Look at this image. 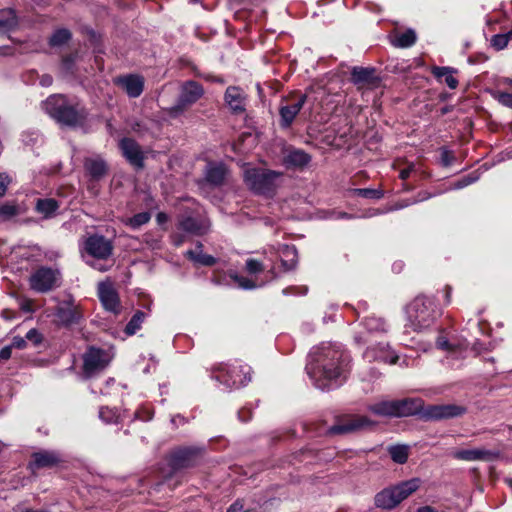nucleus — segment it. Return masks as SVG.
<instances>
[{"mask_svg": "<svg viewBox=\"0 0 512 512\" xmlns=\"http://www.w3.org/2000/svg\"><path fill=\"white\" fill-rule=\"evenodd\" d=\"M115 83L131 98L139 97L144 89V78L136 74L118 77Z\"/></svg>", "mask_w": 512, "mask_h": 512, "instance_id": "ddd939ff", "label": "nucleus"}, {"mask_svg": "<svg viewBox=\"0 0 512 512\" xmlns=\"http://www.w3.org/2000/svg\"><path fill=\"white\" fill-rule=\"evenodd\" d=\"M414 170V165H409L407 168L403 169L400 171V174H399V177L402 179V180H406L409 176H410V173Z\"/></svg>", "mask_w": 512, "mask_h": 512, "instance_id": "4d7b16f0", "label": "nucleus"}, {"mask_svg": "<svg viewBox=\"0 0 512 512\" xmlns=\"http://www.w3.org/2000/svg\"><path fill=\"white\" fill-rule=\"evenodd\" d=\"M119 147L122 150L124 157L135 167H143V152L140 146L130 138H123Z\"/></svg>", "mask_w": 512, "mask_h": 512, "instance_id": "4468645a", "label": "nucleus"}, {"mask_svg": "<svg viewBox=\"0 0 512 512\" xmlns=\"http://www.w3.org/2000/svg\"><path fill=\"white\" fill-rule=\"evenodd\" d=\"M311 157L300 149L289 148L285 151L283 163L286 167H303L307 165Z\"/></svg>", "mask_w": 512, "mask_h": 512, "instance_id": "412c9836", "label": "nucleus"}, {"mask_svg": "<svg viewBox=\"0 0 512 512\" xmlns=\"http://www.w3.org/2000/svg\"><path fill=\"white\" fill-rule=\"evenodd\" d=\"M406 326L413 331L429 328L440 316L434 299L417 296L405 308Z\"/></svg>", "mask_w": 512, "mask_h": 512, "instance_id": "f03ea898", "label": "nucleus"}, {"mask_svg": "<svg viewBox=\"0 0 512 512\" xmlns=\"http://www.w3.org/2000/svg\"><path fill=\"white\" fill-rule=\"evenodd\" d=\"M364 358L369 361H382L389 364H395L398 355L389 349L388 345L379 344L377 347H368L364 352Z\"/></svg>", "mask_w": 512, "mask_h": 512, "instance_id": "f3484780", "label": "nucleus"}, {"mask_svg": "<svg viewBox=\"0 0 512 512\" xmlns=\"http://www.w3.org/2000/svg\"><path fill=\"white\" fill-rule=\"evenodd\" d=\"M145 318V314L142 311H137L131 320L128 322V324L125 327V333L127 335H134L137 330L140 329L141 324L143 323Z\"/></svg>", "mask_w": 512, "mask_h": 512, "instance_id": "58836bf2", "label": "nucleus"}, {"mask_svg": "<svg viewBox=\"0 0 512 512\" xmlns=\"http://www.w3.org/2000/svg\"><path fill=\"white\" fill-rule=\"evenodd\" d=\"M26 339L38 344L41 341V336L36 329H31L27 332Z\"/></svg>", "mask_w": 512, "mask_h": 512, "instance_id": "8fccbe9b", "label": "nucleus"}, {"mask_svg": "<svg viewBox=\"0 0 512 512\" xmlns=\"http://www.w3.org/2000/svg\"><path fill=\"white\" fill-rule=\"evenodd\" d=\"M509 39L510 37L507 34H498L492 37L491 45L496 50H502L508 45Z\"/></svg>", "mask_w": 512, "mask_h": 512, "instance_id": "37998d69", "label": "nucleus"}, {"mask_svg": "<svg viewBox=\"0 0 512 512\" xmlns=\"http://www.w3.org/2000/svg\"><path fill=\"white\" fill-rule=\"evenodd\" d=\"M85 169L95 179L105 175L107 167L101 158H88L84 163Z\"/></svg>", "mask_w": 512, "mask_h": 512, "instance_id": "7c9ffc66", "label": "nucleus"}, {"mask_svg": "<svg viewBox=\"0 0 512 512\" xmlns=\"http://www.w3.org/2000/svg\"><path fill=\"white\" fill-rule=\"evenodd\" d=\"M306 101V96L301 95L294 102L284 105L280 109V116L284 126L288 127L299 113Z\"/></svg>", "mask_w": 512, "mask_h": 512, "instance_id": "4be33fe9", "label": "nucleus"}, {"mask_svg": "<svg viewBox=\"0 0 512 512\" xmlns=\"http://www.w3.org/2000/svg\"><path fill=\"white\" fill-rule=\"evenodd\" d=\"M12 346L11 345H8V346H5L3 347L1 350H0V360L2 361H6L8 359H10L11 357V354H12Z\"/></svg>", "mask_w": 512, "mask_h": 512, "instance_id": "864d4df0", "label": "nucleus"}, {"mask_svg": "<svg viewBox=\"0 0 512 512\" xmlns=\"http://www.w3.org/2000/svg\"><path fill=\"white\" fill-rule=\"evenodd\" d=\"M363 329L364 331H359L355 335V341L357 343H366L368 341V335L386 332V323L381 318L369 316L366 317L363 322Z\"/></svg>", "mask_w": 512, "mask_h": 512, "instance_id": "2eb2a0df", "label": "nucleus"}, {"mask_svg": "<svg viewBox=\"0 0 512 512\" xmlns=\"http://www.w3.org/2000/svg\"><path fill=\"white\" fill-rule=\"evenodd\" d=\"M282 173L262 168L246 167L244 181L253 192L271 195L275 192L282 179Z\"/></svg>", "mask_w": 512, "mask_h": 512, "instance_id": "20e7f679", "label": "nucleus"}, {"mask_svg": "<svg viewBox=\"0 0 512 512\" xmlns=\"http://www.w3.org/2000/svg\"><path fill=\"white\" fill-rule=\"evenodd\" d=\"M246 270L251 274H255L263 270V265L258 260L248 259L246 261Z\"/></svg>", "mask_w": 512, "mask_h": 512, "instance_id": "de8ad7c7", "label": "nucleus"}, {"mask_svg": "<svg viewBox=\"0 0 512 512\" xmlns=\"http://www.w3.org/2000/svg\"><path fill=\"white\" fill-rule=\"evenodd\" d=\"M388 452L391 459L397 464H404L409 457V446L407 445H392L388 447Z\"/></svg>", "mask_w": 512, "mask_h": 512, "instance_id": "f704fd0d", "label": "nucleus"}, {"mask_svg": "<svg viewBox=\"0 0 512 512\" xmlns=\"http://www.w3.org/2000/svg\"><path fill=\"white\" fill-rule=\"evenodd\" d=\"M453 158H454L453 155L449 151H447V150L442 151L441 161L445 166L450 165L453 161Z\"/></svg>", "mask_w": 512, "mask_h": 512, "instance_id": "5fc2aeb1", "label": "nucleus"}, {"mask_svg": "<svg viewBox=\"0 0 512 512\" xmlns=\"http://www.w3.org/2000/svg\"><path fill=\"white\" fill-rule=\"evenodd\" d=\"M52 77L50 75H43L41 78H40V84L44 87H48L52 84Z\"/></svg>", "mask_w": 512, "mask_h": 512, "instance_id": "bf43d9fd", "label": "nucleus"}, {"mask_svg": "<svg viewBox=\"0 0 512 512\" xmlns=\"http://www.w3.org/2000/svg\"><path fill=\"white\" fill-rule=\"evenodd\" d=\"M373 422L366 416H353L344 423L333 426L330 431L334 434L350 433L370 427Z\"/></svg>", "mask_w": 512, "mask_h": 512, "instance_id": "dca6fc26", "label": "nucleus"}, {"mask_svg": "<svg viewBox=\"0 0 512 512\" xmlns=\"http://www.w3.org/2000/svg\"><path fill=\"white\" fill-rule=\"evenodd\" d=\"M112 356L109 352L91 347L83 355V373L89 378L104 370L110 363Z\"/></svg>", "mask_w": 512, "mask_h": 512, "instance_id": "1a4fd4ad", "label": "nucleus"}, {"mask_svg": "<svg viewBox=\"0 0 512 512\" xmlns=\"http://www.w3.org/2000/svg\"><path fill=\"white\" fill-rule=\"evenodd\" d=\"M64 65L67 67V69H69V67H70V60L69 59H65L64 60Z\"/></svg>", "mask_w": 512, "mask_h": 512, "instance_id": "774afa93", "label": "nucleus"}, {"mask_svg": "<svg viewBox=\"0 0 512 512\" xmlns=\"http://www.w3.org/2000/svg\"><path fill=\"white\" fill-rule=\"evenodd\" d=\"M396 400H381L369 406V411L381 417H397Z\"/></svg>", "mask_w": 512, "mask_h": 512, "instance_id": "393cba45", "label": "nucleus"}, {"mask_svg": "<svg viewBox=\"0 0 512 512\" xmlns=\"http://www.w3.org/2000/svg\"><path fill=\"white\" fill-rule=\"evenodd\" d=\"M410 203L408 202H405V203H401V204H398L396 209H401V208H404V207H407Z\"/></svg>", "mask_w": 512, "mask_h": 512, "instance_id": "338daca9", "label": "nucleus"}, {"mask_svg": "<svg viewBox=\"0 0 512 512\" xmlns=\"http://www.w3.org/2000/svg\"><path fill=\"white\" fill-rule=\"evenodd\" d=\"M98 296L106 311L119 314L121 311L120 299L117 291L110 281L100 282Z\"/></svg>", "mask_w": 512, "mask_h": 512, "instance_id": "9b49d317", "label": "nucleus"}, {"mask_svg": "<svg viewBox=\"0 0 512 512\" xmlns=\"http://www.w3.org/2000/svg\"><path fill=\"white\" fill-rule=\"evenodd\" d=\"M186 255L192 261L200 265L211 266L215 263V258L213 256L203 253L201 244H198L195 250H188Z\"/></svg>", "mask_w": 512, "mask_h": 512, "instance_id": "473e14b6", "label": "nucleus"}, {"mask_svg": "<svg viewBox=\"0 0 512 512\" xmlns=\"http://www.w3.org/2000/svg\"><path fill=\"white\" fill-rule=\"evenodd\" d=\"M433 74L437 78L444 77V81L451 89H455L458 85L457 79L453 76V70L449 67H434Z\"/></svg>", "mask_w": 512, "mask_h": 512, "instance_id": "c9c22d12", "label": "nucleus"}, {"mask_svg": "<svg viewBox=\"0 0 512 512\" xmlns=\"http://www.w3.org/2000/svg\"><path fill=\"white\" fill-rule=\"evenodd\" d=\"M32 462L29 464L31 470L40 468H50L58 464L61 460L60 455L54 451H39L32 455Z\"/></svg>", "mask_w": 512, "mask_h": 512, "instance_id": "6ab92c4d", "label": "nucleus"}, {"mask_svg": "<svg viewBox=\"0 0 512 512\" xmlns=\"http://www.w3.org/2000/svg\"><path fill=\"white\" fill-rule=\"evenodd\" d=\"M338 218H351L347 213L339 212L337 215Z\"/></svg>", "mask_w": 512, "mask_h": 512, "instance_id": "69168bd1", "label": "nucleus"}, {"mask_svg": "<svg viewBox=\"0 0 512 512\" xmlns=\"http://www.w3.org/2000/svg\"><path fill=\"white\" fill-rule=\"evenodd\" d=\"M416 42V34L413 30L409 29L393 40V45L396 47L407 48L412 46Z\"/></svg>", "mask_w": 512, "mask_h": 512, "instance_id": "e433bc0d", "label": "nucleus"}, {"mask_svg": "<svg viewBox=\"0 0 512 512\" xmlns=\"http://www.w3.org/2000/svg\"><path fill=\"white\" fill-rule=\"evenodd\" d=\"M430 198V194L428 193H423V194H420L419 195V198L418 199H415L412 203H416V202H420V201H423V200H426Z\"/></svg>", "mask_w": 512, "mask_h": 512, "instance_id": "e2e57ef3", "label": "nucleus"}, {"mask_svg": "<svg viewBox=\"0 0 512 512\" xmlns=\"http://www.w3.org/2000/svg\"><path fill=\"white\" fill-rule=\"evenodd\" d=\"M99 417L106 423H112L117 422L120 415L116 410L105 407L100 409Z\"/></svg>", "mask_w": 512, "mask_h": 512, "instance_id": "79ce46f5", "label": "nucleus"}, {"mask_svg": "<svg viewBox=\"0 0 512 512\" xmlns=\"http://www.w3.org/2000/svg\"><path fill=\"white\" fill-rule=\"evenodd\" d=\"M61 274L58 269L41 267L29 279L30 287L37 292H48L60 284Z\"/></svg>", "mask_w": 512, "mask_h": 512, "instance_id": "6e6552de", "label": "nucleus"}, {"mask_svg": "<svg viewBox=\"0 0 512 512\" xmlns=\"http://www.w3.org/2000/svg\"><path fill=\"white\" fill-rule=\"evenodd\" d=\"M214 378L227 388H239L251 380L250 367L239 363L224 364L217 368Z\"/></svg>", "mask_w": 512, "mask_h": 512, "instance_id": "423d86ee", "label": "nucleus"}, {"mask_svg": "<svg viewBox=\"0 0 512 512\" xmlns=\"http://www.w3.org/2000/svg\"><path fill=\"white\" fill-rule=\"evenodd\" d=\"M243 413H248V411H246V410H241V411H239V413H238L239 418H240L242 421H247V420H248V417H247V418H243V417H242Z\"/></svg>", "mask_w": 512, "mask_h": 512, "instance_id": "0e129e2a", "label": "nucleus"}, {"mask_svg": "<svg viewBox=\"0 0 512 512\" xmlns=\"http://www.w3.org/2000/svg\"><path fill=\"white\" fill-rule=\"evenodd\" d=\"M494 96L499 103L506 107L512 108V94L506 92H496Z\"/></svg>", "mask_w": 512, "mask_h": 512, "instance_id": "49530a36", "label": "nucleus"}, {"mask_svg": "<svg viewBox=\"0 0 512 512\" xmlns=\"http://www.w3.org/2000/svg\"><path fill=\"white\" fill-rule=\"evenodd\" d=\"M18 214V208L15 205L4 204L0 206V216L4 219H10Z\"/></svg>", "mask_w": 512, "mask_h": 512, "instance_id": "c03bdc74", "label": "nucleus"}, {"mask_svg": "<svg viewBox=\"0 0 512 512\" xmlns=\"http://www.w3.org/2000/svg\"><path fill=\"white\" fill-rule=\"evenodd\" d=\"M243 509V504L241 503V501H236L235 503H233L228 509L226 512H240L241 510Z\"/></svg>", "mask_w": 512, "mask_h": 512, "instance_id": "13d9d810", "label": "nucleus"}, {"mask_svg": "<svg viewBox=\"0 0 512 512\" xmlns=\"http://www.w3.org/2000/svg\"><path fill=\"white\" fill-rule=\"evenodd\" d=\"M56 322L62 326H69L78 323L82 318L80 307L74 303L72 298L60 302L55 308Z\"/></svg>", "mask_w": 512, "mask_h": 512, "instance_id": "9d476101", "label": "nucleus"}, {"mask_svg": "<svg viewBox=\"0 0 512 512\" xmlns=\"http://www.w3.org/2000/svg\"><path fill=\"white\" fill-rule=\"evenodd\" d=\"M166 221H167V215L165 213L160 212L157 214V222L159 224H162Z\"/></svg>", "mask_w": 512, "mask_h": 512, "instance_id": "680f3d73", "label": "nucleus"}, {"mask_svg": "<svg viewBox=\"0 0 512 512\" xmlns=\"http://www.w3.org/2000/svg\"><path fill=\"white\" fill-rule=\"evenodd\" d=\"M204 94L203 87L195 81L182 84L177 104L169 109V114L176 117L185 109L196 103Z\"/></svg>", "mask_w": 512, "mask_h": 512, "instance_id": "0eeeda50", "label": "nucleus"}, {"mask_svg": "<svg viewBox=\"0 0 512 512\" xmlns=\"http://www.w3.org/2000/svg\"><path fill=\"white\" fill-rule=\"evenodd\" d=\"M151 219V214L149 212H141L133 217L127 218L124 220V224L132 228L133 230L139 229L141 226L148 223Z\"/></svg>", "mask_w": 512, "mask_h": 512, "instance_id": "4c0bfd02", "label": "nucleus"}, {"mask_svg": "<svg viewBox=\"0 0 512 512\" xmlns=\"http://www.w3.org/2000/svg\"><path fill=\"white\" fill-rule=\"evenodd\" d=\"M58 208V202L52 198L38 199L35 206L36 211L46 219L53 217Z\"/></svg>", "mask_w": 512, "mask_h": 512, "instance_id": "2f4dec72", "label": "nucleus"}, {"mask_svg": "<svg viewBox=\"0 0 512 512\" xmlns=\"http://www.w3.org/2000/svg\"><path fill=\"white\" fill-rule=\"evenodd\" d=\"M436 345L439 349H442V350H447V351H450V350H453L454 347L449 343V341L445 338V337H438L437 341H436Z\"/></svg>", "mask_w": 512, "mask_h": 512, "instance_id": "09e8293b", "label": "nucleus"}, {"mask_svg": "<svg viewBox=\"0 0 512 512\" xmlns=\"http://www.w3.org/2000/svg\"><path fill=\"white\" fill-rule=\"evenodd\" d=\"M234 282L238 285V287L243 289H253L256 287V285L253 283L252 280L238 275H232L231 276Z\"/></svg>", "mask_w": 512, "mask_h": 512, "instance_id": "a18cd8bd", "label": "nucleus"}, {"mask_svg": "<svg viewBox=\"0 0 512 512\" xmlns=\"http://www.w3.org/2000/svg\"><path fill=\"white\" fill-rule=\"evenodd\" d=\"M351 79L354 84H370L376 81L377 77L373 68L354 67Z\"/></svg>", "mask_w": 512, "mask_h": 512, "instance_id": "cd10ccee", "label": "nucleus"}, {"mask_svg": "<svg viewBox=\"0 0 512 512\" xmlns=\"http://www.w3.org/2000/svg\"><path fill=\"white\" fill-rule=\"evenodd\" d=\"M475 181H476L475 177L466 176L455 184V188H457V189L463 188Z\"/></svg>", "mask_w": 512, "mask_h": 512, "instance_id": "603ef678", "label": "nucleus"}, {"mask_svg": "<svg viewBox=\"0 0 512 512\" xmlns=\"http://www.w3.org/2000/svg\"><path fill=\"white\" fill-rule=\"evenodd\" d=\"M226 168L223 164L209 163L206 167V180L213 185H220L224 181Z\"/></svg>", "mask_w": 512, "mask_h": 512, "instance_id": "bb28decb", "label": "nucleus"}, {"mask_svg": "<svg viewBox=\"0 0 512 512\" xmlns=\"http://www.w3.org/2000/svg\"><path fill=\"white\" fill-rule=\"evenodd\" d=\"M353 193L357 196L370 199H380L383 197V192L381 190L371 188H357L353 190Z\"/></svg>", "mask_w": 512, "mask_h": 512, "instance_id": "a19ab883", "label": "nucleus"}, {"mask_svg": "<svg viewBox=\"0 0 512 512\" xmlns=\"http://www.w3.org/2000/svg\"><path fill=\"white\" fill-rule=\"evenodd\" d=\"M227 105L235 112H242L245 109V95L238 87H228L225 93Z\"/></svg>", "mask_w": 512, "mask_h": 512, "instance_id": "b1692460", "label": "nucleus"}, {"mask_svg": "<svg viewBox=\"0 0 512 512\" xmlns=\"http://www.w3.org/2000/svg\"><path fill=\"white\" fill-rule=\"evenodd\" d=\"M10 345L12 348L23 349L26 346V340L22 337L16 336L12 339Z\"/></svg>", "mask_w": 512, "mask_h": 512, "instance_id": "3c124183", "label": "nucleus"}, {"mask_svg": "<svg viewBox=\"0 0 512 512\" xmlns=\"http://www.w3.org/2000/svg\"><path fill=\"white\" fill-rule=\"evenodd\" d=\"M423 402L419 398H404L396 400L397 417H406L418 413Z\"/></svg>", "mask_w": 512, "mask_h": 512, "instance_id": "5701e85b", "label": "nucleus"}, {"mask_svg": "<svg viewBox=\"0 0 512 512\" xmlns=\"http://www.w3.org/2000/svg\"><path fill=\"white\" fill-rule=\"evenodd\" d=\"M347 365V359L339 348L322 344L311 352L306 370L315 387L329 390L340 384L339 379L344 376Z\"/></svg>", "mask_w": 512, "mask_h": 512, "instance_id": "f257e3e1", "label": "nucleus"}, {"mask_svg": "<svg viewBox=\"0 0 512 512\" xmlns=\"http://www.w3.org/2000/svg\"><path fill=\"white\" fill-rule=\"evenodd\" d=\"M284 271L293 269L297 263V251L294 246L282 245L278 251Z\"/></svg>", "mask_w": 512, "mask_h": 512, "instance_id": "a878e982", "label": "nucleus"}, {"mask_svg": "<svg viewBox=\"0 0 512 512\" xmlns=\"http://www.w3.org/2000/svg\"><path fill=\"white\" fill-rule=\"evenodd\" d=\"M43 109L57 122L72 126L78 123L77 111L71 106L63 95H52L43 102Z\"/></svg>", "mask_w": 512, "mask_h": 512, "instance_id": "39448f33", "label": "nucleus"}, {"mask_svg": "<svg viewBox=\"0 0 512 512\" xmlns=\"http://www.w3.org/2000/svg\"><path fill=\"white\" fill-rule=\"evenodd\" d=\"M179 226L182 230L192 234H203L207 230V226L204 223H200L192 217L181 220Z\"/></svg>", "mask_w": 512, "mask_h": 512, "instance_id": "72a5a7b5", "label": "nucleus"}, {"mask_svg": "<svg viewBox=\"0 0 512 512\" xmlns=\"http://www.w3.org/2000/svg\"><path fill=\"white\" fill-rule=\"evenodd\" d=\"M416 512H438L436 508L426 505L419 507Z\"/></svg>", "mask_w": 512, "mask_h": 512, "instance_id": "052dcab7", "label": "nucleus"}, {"mask_svg": "<svg viewBox=\"0 0 512 512\" xmlns=\"http://www.w3.org/2000/svg\"><path fill=\"white\" fill-rule=\"evenodd\" d=\"M464 413V407L453 404L433 405L426 410L427 417L435 420L453 418L460 416Z\"/></svg>", "mask_w": 512, "mask_h": 512, "instance_id": "a211bd4d", "label": "nucleus"}, {"mask_svg": "<svg viewBox=\"0 0 512 512\" xmlns=\"http://www.w3.org/2000/svg\"><path fill=\"white\" fill-rule=\"evenodd\" d=\"M84 249L94 258L106 259L112 254L113 246L104 236L92 235L85 241Z\"/></svg>", "mask_w": 512, "mask_h": 512, "instance_id": "f8f14e48", "label": "nucleus"}, {"mask_svg": "<svg viewBox=\"0 0 512 512\" xmlns=\"http://www.w3.org/2000/svg\"><path fill=\"white\" fill-rule=\"evenodd\" d=\"M17 23L14 10L10 8L0 10V35L10 32L16 27Z\"/></svg>", "mask_w": 512, "mask_h": 512, "instance_id": "c85d7f7f", "label": "nucleus"}, {"mask_svg": "<svg viewBox=\"0 0 512 512\" xmlns=\"http://www.w3.org/2000/svg\"><path fill=\"white\" fill-rule=\"evenodd\" d=\"M195 453L196 450L192 448H181L176 450L171 459L173 467L178 468L188 466Z\"/></svg>", "mask_w": 512, "mask_h": 512, "instance_id": "c756f323", "label": "nucleus"}, {"mask_svg": "<svg viewBox=\"0 0 512 512\" xmlns=\"http://www.w3.org/2000/svg\"><path fill=\"white\" fill-rule=\"evenodd\" d=\"M8 183V177L3 174H0V197L5 194Z\"/></svg>", "mask_w": 512, "mask_h": 512, "instance_id": "6e6d98bb", "label": "nucleus"}, {"mask_svg": "<svg viewBox=\"0 0 512 512\" xmlns=\"http://www.w3.org/2000/svg\"><path fill=\"white\" fill-rule=\"evenodd\" d=\"M421 479L412 478L397 485L388 487L375 495V505L378 508L391 510L416 492L421 486Z\"/></svg>", "mask_w": 512, "mask_h": 512, "instance_id": "7ed1b4c3", "label": "nucleus"}, {"mask_svg": "<svg viewBox=\"0 0 512 512\" xmlns=\"http://www.w3.org/2000/svg\"><path fill=\"white\" fill-rule=\"evenodd\" d=\"M71 38V33L67 29H58L50 37L51 46H61L68 42Z\"/></svg>", "mask_w": 512, "mask_h": 512, "instance_id": "ea45409f", "label": "nucleus"}, {"mask_svg": "<svg viewBox=\"0 0 512 512\" xmlns=\"http://www.w3.org/2000/svg\"><path fill=\"white\" fill-rule=\"evenodd\" d=\"M454 457L465 461H491L496 454L490 450L475 448L458 450L454 453Z\"/></svg>", "mask_w": 512, "mask_h": 512, "instance_id": "aec40b11", "label": "nucleus"}]
</instances>
